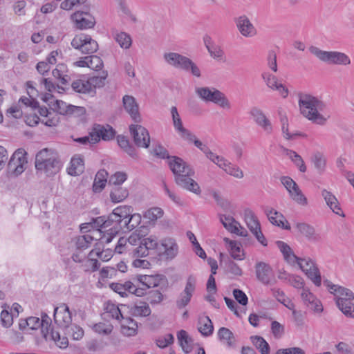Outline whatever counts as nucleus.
Wrapping results in <instances>:
<instances>
[{
	"mask_svg": "<svg viewBox=\"0 0 354 354\" xmlns=\"http://www.w3.org/2000/svg\"><path fill=\"white\" fill-rule=\"evenodd\" d=\"M133 280L124 283H111L110 288L122 297H127L128 294L136 297L145 296L147 302L152 306L163 301V293L169 287L168 280L165 275L138 274Z\"/></svg>",
	"mask_w": 354,
	"mask_h": 354,
	"instance_id": "f257e3e1",
	"label": "nucleus"
},
{
	"mask_svg": "<svg viewBox=\"0 0 354 354\" xmlns=\"http://www.w3.org/2000/svg\"><path fill=\"white\" fill-rule=\"evenodd\" d=\"M298 104L301 114L313 123L325 125L328 118L321 113L326 107V104L318 97L310 94H299Z\"/></svg>",
	"mask_w": 354,
	"mask_h": 354,
	"instance_id": "f03ea898",
	"label": "nucleus"
},
{
	"mask_svg": "<svg viewBox=\"0 0 354 354\" xmlns=\"http://www.w3.org/2000/svg\"><path fill=\"white\" fill-rule=\"evenodd\" d=\"M35 165L37 171L43 172L47 176L55 175L62 167V162L56 154L48 149H43L36 154Z\"/></svg>",
	"mask_w": 354,
	"mask_h": 354,
	"instance_id": "7ed1b4c3",
	"label": "nucleus"
},
{
	"mask_svg": "<svg viewBox=\"0 0 354 354\" xmlns=\"http://www.w3.org/2000/svg\"><path fill=\"white\" fill-rule=\"evenodd\" d=\"M163 57L169 65L174 68L189 72L196 77L201 76L200 68L192 59L186 56L177 53H165Z\"/></svg>",
	"mask_w": 354,
	"mask_h": 354,
	"instance_id": "20e7f679",
	"label": "nucleus"
},
{
	"mask_svg": "<svg viewBox=\"0 0 354 354\" xmlns=\"http://www.w3.org/2000/svg\"><path fill=\"white\" fill-rule=\"evenodd\" d=\"M196 93L204 101L213 102L224 109H230L231 103L225 95L215 88H196Z\"/></svg>",
	"mask_w": 354,
	"mask_h": 354,
	"instance_id": "39448f33",
	"label": "nucleus"
},
{
	"mask_svg": "<svg viewBox=\"0 0 354 354\" xmlns=\"http://www.w3.org/2000/svg\"><path fill=\"white\" fill-rule=\"evenodd\" d=\"M309 51L319 59L330 64L348 65L351 64L349 57L344 53L338 51H325L311 46Z\"/></svg>",
	"mask_w": 354,
	"mask_h": 354,
	"instance_id": "423d86ee",
	"label": "nucleus"
},
{
	"mask_svg": "<svg viewBox=\"0 0 354 354\" xmlns=\"http://www.w3.org/2000/svg\"><path fill=\"white\" fill-rule=\"evenodd\" d=\"M133 209L130 205H120L115 207L109 214V221H111L113 234H118L120 231L124 232V223H127V220Z\"/></svg>",
	"mask_w": 354,
	"mask_h": 354,
	"instance_id": "0eeeda50",
	"label": "nucleus"
},
{
	"mask_svg": "<svg viewBox=\"0 0 354 354\" xmlns=\"http://www.w3.org/2000/svg\"><path fill=\"white\" fill-rule=\"evenodd\" d=\"M295 263L299 265V268L313 281L315 286H321L322 278L319 270L316 266L315 263L310 258L297 257Z\"/></svg>",
	"mask_w": 354,
	"mask_h": 354,
	"instance_id": "6e6552de",
	"label": "nucleus"
},
{
	"mask_svg": "<svg viewBox=\"0 0 354 354\" xmlns=\"http://www.w3.org/2000/svg\"><path fill=\"white\" fill-rule=\"evenodd\" d=\"M26 156L27 153L24 149H18L11 156L8 163V169L15 176L21 174L25 170V166L28 163Z\"/></svg>",
	"mask_w": 354,
	"mask_h": 354,
	"instance_id": "1a4fd4ad",
	"label": "nucleus"
},
{
	"mask_svg": "<svg viewBox=\"0 0 354 354\" xmlns=\"http://www.w3.org/2000/svg\"><path fill=\"white\" fill-rule=\"evenodd\" d=\"M90 5H84L81 10H77L71 18L75 22L80 29H87L93 28L95 24L94 17L90 14Z\"/></svg>",
	"mask_w": 354,
	"mask_h": 354,
	"instance_id": "9d476101",
	"label": "nucleus"
},
{
	"mask_svg": "<svg viewBox=\"0 0 354 354\" xmlns=\"http://www.w3.org/2000/svg\"><path fill=\"white\" fill-rule=\"evenodd\" d=\"M129 132L136 146L148 148L150 145V136L148 130L140 124H131Z\"/></svg>",
	"mask_w": 354,
	"mask_h": 354,
	"instance_id": "9b49d317",
	"label": "nucleus"
},
{
	"mask_svg": "<svg viewBox=\"0 0 354 354\" xmlns=\"http://www.w3.org/2000/svg\"><path fill=\"white\" fill-rule=\"evenodd\" d=\"M194 174V170L192 169L189 173L185 172L182 175L179 174L176 176L174 180L176 185L183 189L196 195H200L201 194V189L198 183L192 178Z\"/></svg>",
	"mask_w": 354,
	"mask_h": 354,
	"instance_id": "f8f14e48",
	"label": "nucleus"
},
{
	"mask_svg": "<svg viewBox=\"0 0 354 354\" xmlns=\"http://www.w3.org/2000/svg\"><path fill=\"white\" fill-rule=\"evenodd\" d=\"M196 284V278L192 275L189 276L184 290L176 301V307L178 309H183L189 304L195 291Z\"/></svg>",
	"mask_w": 354,
	"mask_h": 354,
	"instance_id": "ddd939ff",
	"label": "nucleus"
},
{
	"mask_svg": "<svg viewBox=\"0 0 354 354\" xmlns=\"http://www.w3.org/2000/svg\"><path fill=\"white\" fill-rule=\"evenodd\" d=\"M255 273L257 280L264 285H271L275 282L272 268L265 262L259 261L256 263Z\"/></svg>",
	"mask_w": 354,
	"mask_h": 354,
	"instance_id": "4468645a",
	"label": "nucleus"
},
{
	"mask_svg": "<svg viewBox=\"0 0 354 354\" xmlns=\"http://www.w3.org/2000/svg\"><path fill=\"white\" fill-rule=\"evenodd\" d=\"M55 323L62 328H68L72 323L71 313L66 304H61L54 309Z\"/></svg>",
	"mask_w": 354,
	"mask_h": 354,
	"instance_id": "2eb2a0df",
	"label": "nucleus"
},
{
	"mask_svg": "<svg viewBox=\"0 0 354 354\" xmlns=\"http://www.w3.org/2000/svg\"><path fill=\"white\" fill-rule=\"evenodd\" d=\"M93 135H91V140L93 143L98 142L100 139L108 141L113 139L115 136V129L109 124L106 127L95 124L93 128Z\"/></svg>",
	"mask_w": 354,
	"mask_h": 354,
	"instance_id": "dca6fc26",
	"label": "nucleus"
},
{
	"mask_svg": "<svg viewBox=\"0 0 354 354\" xmlns=\"http://www.w3.org/2000/svg\"><path fill=\"white\" fill-rule=\"evenodd\" d=\"M295 229L300 236L309 241H318L320 239L314 226L306 222H295Z\"/></svg>",
	"mask_w": 354,
	"mask_h": 354,
	"instance_id": "f3484780",
	"label": "nucleus"
},
{
	"mask_svg": "<svg viewBox=\"0 0 354 354\" xmlns=\"http://www.w3.org/2000/svg\"><path fill=\"white\" fill-rule=\"evenodd\" d=\"M261 77L268 88L277 91L282 97L286 98L288 95V89L282 84L278 82L277 77L269 72L261 73Z\"/></svg>",
	"mask_w": 354,
	"mask_h": 354,
	"instance_id": "a211bd4d",
	"label": "nucleus"
},
{
	"mask_svg": "<svg viewBox=\"0 0 354 354\" xmlns=\"http://www.w3.org/2000/svg\"><path fill=\"white\" fill-rule=\"evenodd\" d=\"M178 253V245L172 239H164L160 245L158 256L160 259H172Z\"/></svg>",
	"mask_w": 354,
	"mask_h": 354,
	"instance_id": "6ab92c4d",
	"label": "nucleus"
},
{
	"mask_svg": "<svg viewBox=\"0 0 354 354\" xmlns=\"http://www.w3.org/2000/svg\"><path fill=\"white\" fill-rule=\"evenodd\" d=\"M123 106L125 111L130 115L131 119L137 123L141 122V116L139 112L138 104L135 97L125 95L122 97Z\"/></svg>",
	"mask_w": 354,
	"mask_h": 354,
	"instance_id": "aec40b11",
	"label": "nucleus"
},
{
	"mask_svg": "<svg viewBox=\"0 0 354 354\" xmlns=\"http://www.w3.org/2000/svg\"><path fill=\"white\" fill-rule=\"evenodd\" d=\"M235 24L239 31L243 36L252 37L257 35V29L247 16L242 15L235 19Z\"/></svg>",
	"mask_w": 354,
	"mask_h": 354,
	"instance_id": "412c9836",
	"label": "nucleus"
},
{
	"mask_svg": "<svg viewBox=\"0 0 354 354\" xmlns=\"http://www.w3.org/2000/svg\"><path fill=\"white\" fill-rule=\"evenodd\" d=\"M324 284L328 288L331 294H333L335 298H342L344 299L354 300V293L347 288L335 285L329 280H324Z\"/></svg>",
	"mask_w": 354,
	"mask_h": 354,
	"instance_id": "4be33fe9",
	"label": "nucleus"
},
{
	"mask_svg": "<svg viewBox=\"0 0 354 354\" xmlns=\"http://www.w3.org/2000/svg\"><path fill=\"white\" fill-rule=\"evenodd\" d=\"M250 114L253 118L255 122L267 133L270 134L272 132L271 122L260 109L257 107L252 108Z\"/></svg>",
	"mask_w": 354,
	"mask_h": 354,
	"instance_id": "5701e85b",
	"label": "nucleus"
},
{
	"mask_svg": "<svg viewBox=\"0 0 354 354\" xmlns=\"http://www.w3.org/2000/svg\"><path fill=\"white\" fill-rule=\"evenodd\" d=\"M301 297L305 306L315 313H322L323 306L321 301L308 289L303 288Z\"/></svg>",
	"mask_w": 354,
	"mask_h": 354,
	"instance_id": "b1692460",
	"label": "nucleus"
},
{
	"mask_svg": "<svg viewBox=\"0 0 354 354\" xmlns=\"http://www.w3.org/2000/svg\"><path fill=\"white\" fill-rule=\"evenodd\" d=\"M265 213L272 224L280 227L282 229L290 230L291 227L290 224L281 213L269 207L265 209Z\"/></svg>",
	"mask_w": 354,
	"mask_h": 354,
	"instance_id": "393cba45",
	"label": "nucleus"
},
{
	"mask_svg": "<svg viewBox=\"0 0 354 354\" xmlns=\"http://www.w3.org/2000/svg\"><path fill=\"white\" fill-rule=\"evenodd\" d=\"M168 164L169 169L174 175V178L179 174L182 175L185 172L189 173V171L190 172L193 169L190 165L178 156H171Z\"/></svg>",
	"mask_w": 354,
	"mask_h": 354,
	"instance_id": "a878e982",
	"label": "nucleus"
},
{
	"mask_svg": "<svg viewBox=\"0 0 354 354\" xmlns=\"http://www.w3.org/2000/svg\"><path fill=\"white\" fill-rule=\"evenodd\" d=\"M322 196L324 197L326 205L335 214L342 217L345 216V214L340 207V204L334 194L326 189H323L322 192Z\"/></svg>",
	"mask_w": 354,
	"mask_h": 354,
	"instance_id": "bb28decb",
	"label": "nucleus"
},
{
	"mask_svg": "<svg viewBox=\"0 0 354 354\" xmlns=\"http://www.w3.org/2000/svg\"><path fill=\"white\" fill-rule=\"evenodd\" d=\"M84 171V158L81 155H75L72 157L70 166L67 168V173L72 176H79Z\"/></svg>",
	"mask_w": 354,
	"mask_h": 354,
	"instance_id": "cd10ccee",
	"label": "nucleus"
},
{
	"mask_svg": "<svg viewBox=\"0 0 354 354\" xmlns=\"http://www.w3.org/2000/svg\"><path fill=\"white\" fill-rule=\"evenodd\" d=\"M138 322L130 317H122L121 333L127 337L135 336L138 333Z\"/></svg>",
	"mask_w": 354,
	"mask_h": 354,
	"instance_id": "c85d7f7f",
	"label": "nucleus"
},
{
	"mask_svg": "<svg viewBox=\"0 0 354 354\" xmlns=\"http://www.w3.org/2000/svg\"><path fill=\"white\" fill-rule=\"evenodd\" d=\"M171 113L172 116L174 127L176 131H177L180 134V137L182 138H190L192 136L191 131L183 127L181 118L176 106L171 107Z\"/></svg>",
	"mask_w": 354,
	"mask_h": 354,
	"instance_id": "c756f323",
	"label": "nucleus"
},
{
	"mask_svg": "<svg viewBox=\"0 0 354 354\" xmlns=\"http://www.w3.org/2000/svg\"><path fill=\"white\" fill-rule=\"evenodd\" d=\"M335 303L339 310L348 318L354 319L353 300L335 298Z\"/></svg>",
	"mask_w": 354,
	"mask_h": 354,
	"instance_id": "7c9ffc66",
	"label": "nucleus"
},
{
	"mask_svg": "<svg viewBox=\"0 0 354 354\" xmlns=\"http://www.w3.org/2000/svg\"><path fill=\"white\" fill-rule=\"evenodd\" d=\"M117 141L120 147L130 157L135 160L138 159L139 156L136 148L130 143L129 139L126 136L123 135L118 136Z\"/></svg>",
	"mask_w": 354,
	"mask_h": 354,
	"instance_id": "2f4dec72",
	"label": "nucleus"
},
{
	"mask_svg": "<svg viewBox=\"0 0 354 354\" xmlns=\"http://www.w3.org/2000/svg\"><path fill=\"white\" fill-rule=\"evenodd\" d=\"M129 313L135 317H148L151 315V308L146 301H140L129 308Z\"/></svg>",
	"mask_w": 354,
	"mask_h": 354,
	"instance_id": "473e14b6",
	"label": "nucleus"
},
{
	"mask_svg": "<svg viewBox=\"0 0 354 354\" xmlns=\"http://www.w3.org/2000/svg\"><path fill=\"white\" fill-rule=\"evenodd\" d=\"M203 41L210 55L214 59H221L224 55L223 50L220 46H216L212 41L210 36L205 35L203 37Z\"/></svg>",
	"mask_w": 354,
	"mask_h": 354,
	"instance_id": "72a5a7b5",
	"label": "nucleus"
},
{
	"mask_svg": "<svg viewBox=\"0 0 354 354\" xmlns=\"http://www.w3.org/2000/svg\"><path fill=\"white\" fill-rule=\"evenodd\" d=\"M177 338L182 350L185 353H191L193 349L192 344L194 341L193 339L189 336L187 332L185 330H180L177 333Z\"/></svg>",
	"mask_w": 354,
	"mask_h": 354,
	"instance_id": "f704fd0d",
	"label": "nucleus"
},
{
	"mask_svg": "<svg viewBox=\"0 0 354 354\" xmlns=\"http://www.w3.org/2000/svg\"><path fill=\"white\" fill-rule=\"evenodd\" d=\"M109 174L105 169L99 170L95 177L93 184V191L99 193L104 188L107 182Z\"/></svg>",
	"mask_w": 354,
	"mask_h": 354,
	"instance_id": "c9c22d12",
	"label": "nucleus"
},
{
	"mask_svg": "<svg viewBox=\"0 0 354 354\" xmlns=\"http://www.w3.org/2000/svg\"><path fill=\"white\" fill-rule=\"evenodd\" d=\"M276 245L282 253L284 259L290 264H294L297 257L292 252L291 248L282 241H277Z\"/></svg>",
	"mask_w": 354,
	"mask_h": 354,
	"instance_id": "e433bc0d",
	"label": "nucleus"
},
{
	"mask_svg": "<svg viewBox=\"0 0 354 354\" xmlns=\"http://www.w3.org/2000/svg\"><path fill=\"white\" fill-rule=\"evenodd\" d=\"M217 335L218 339L225 343L228 347L232 348L235 346V337L229 328L225 327L220 328Z\"/></svg>",
	"mask_w": 354,
	"mask_h": 354,
	"instance_id": "4c0bfd02",
	"label": "nucleus"
},
{
	"mask_svg": "<svg viewBox=\"0 0 354 354\" xmlns=\"http://www.w3.org/2000/svg\"><path fill=\"white\" fill-rule=\"evenodd\" d=\"M129 196V190L122 186H114L110 192L111 201L114 203H120L125 200Z\"/></svg>",
	"mask_w": 354,
	"mask_h": 354,
	"instance_id": "58836bf2",
	"label": "nucleus"
},
{
	"mask_svg": "<svg viewBox=\"0 0 354 354\" xmlns=\"http://www.w3.org/2000/svg\"><path fill=\"white\" fill-rule=\"evenodd\" d=\"M199 326L198 327V331L204 337H209L212 335L214 331V326L208 316L200 317L198 320Z\"/></svg>",
	"mask_w": 354,
	"mask_h": 354,
	"instance_id": "ea45409f",
	"label": "nucleus"
},
{
	"mask_svg": "<svg viewBox=\"0 0 354 354\" xmlns=\"http://www.w3.org/2000/svg\"><path fill=\"white\" fill-rule=\"evenodd\" d=\"M245 221L250 229L253 232L255 230H259L261 227L260 223L255 216L254 213L250 209H247L244 212Z\"/></svg>",
	"mask_w": 354,
	"mask_h": 354,
	"instance_id": "a19ab883",
	"label": "nucleus"
},
{
	"mask_svg": "<svg viewBox=\"0 0 354 354\" xmlns=\"http://www.w3.org/2000/svg\"><path fill=\"white\" fill-rule=\"evenodd\" d=\"M311 162L313 163L314 167L317 169L318 174H322L325 171L326 159L321 152H315L311 156Z\"/></svg>",
	"mask_w": 354,
	"mask_h": 354,
	"instance_id": "79ce46f5",
	"label": "nucleus"
},
{
	"mask_svg": "<svg viewBox=\"0 0 354 354\" xmlns=\"http://www.w3.org/2000/svg\"><path fill=\"white\" fill-rule=\"evenodd\" d=\"M71 86L73 89L80 93H91V86H90L88 80L85 79H79L75 81H73Z\"/></svg>",
	"mask_w": 354,
	"mask_h": 354,
	"instance_id": "37998d69",
	"label": "nucleus"
},
{
	"mask_svg": "<svg viewBox=\"0 0 354 354\" xmlns=\"http://www.w3.org/2000/svg\"><path fill=\"white\" fill-rule=\"evenodd\" d=\"M94 238L90 234H84L75 237V248L79 250H85L88 248Z\"/></svg>",
	"mask_w": 354,
	"mask_h": 354,
	"instance_id": "c03bdc74",
	"label": "nucleus"
},
{
	"mask_svg": "<svg viewBox=\"0 0 354 354\" xmlns=\"http://www.w3.org/2000/svg\"><path fill=\"white\" fill-rule=\"evenodd\" d=\"M220 220L224 227L231 233H237L239 232L238 225H239V223L232 216L221 215Z\"/></svg>",
	"mask_w": 354,
	"mask_h": 354,
	"instance_id": "a18cd8bd",
	"label": "nucleus"
},
{
	"mask_svg": "<svg viewBox=\"0 0 354 354\" xmlns=\"http://www.w3.org/2000/svg\"><path fill=\"white\" fill-rule=\"evenodd\" d=\"M251 340L261 354H270V345L263 337L258 335L252 336Z\"/></svg>",
	"mask_w": 354,
	"mask_h": 354,
	"instance_id": "49530a36",
	"label": "nucleus"
},
{
	"mask_svg": "<svg viewBox=\"0 0 354 354\" xmlns=\"http://www.w3.org/2000/svg\"><path fill=\"white\" fill-rule=\"evenodd\" d=\"M285 151L286 152V155L290 157V158L292 160L295 165L298 167L299 170L303 173L306 172V166L301 156L295 151L288 149H286Z\"/></svg>",
	"mask_w": 354,
	"mask_h": 354,
	"instance_id": "de8ad7c7",
	"label": "nucleus"
},
{
	"mask_svg": "<svg viewBox=\"0 0 354 354\" xmlns=\"http://www.w3.org/2000/svg\"><path fill=\"white\" fill-rule=\"evenodd\" d=\"M141 216L139 214H131L128 219L126 221L127 223H124V232H128L136 227H137L141 223Z\"/></svg>",
	"mask_w": 354,
	"mask_h": 354,
	"instance_id": "09e8293b",
	"label": "nucleus"
},
{
	"mask_svg": "<svg viewBox=\"0 0 354 354\" xmlns=\"http://www.w3.org/2000/svg\"><path fill=\"white\" fill-rule=\"evenodd\" d=\"M143 245L147 246L146 248L149 254H156L160 251V245H158V240L155 236H149L142 240Z\"/></svg>",
	"mask_w": 354,
	"mask_h": 354,
	"instance_id": "8fccbe9b",
	"label": "nucleus"
},
{
	"mask_svg": "<svg viewBox=\"0 0 354 354\" xmlns=\"http://www.w3.org/2000/svg\"><path fill=\"white\" fill-rule=\"evenodd\" d=\"M48 339L53 340L60 348H66L68 345V338L66 337H61L59 333L55 331L54 329H51Z\"/></svg>",
	"mask_w": 354,
	"mask_h": 354,
	"instance_id": "3c124183",
	"label": "nucleus"
},
{
	"mask_svg": "<svg viewBox=\"0 0 354 354\" xmlns=\"http://www.w3.org/2000/svg\"><path fill=\"white\" fill-rule=\"evenodd\" d=\"M85 38L86 39L83 45L82 53L92 54L95 53L98 49L97 42L93 39L89 35H85Z\"/></svg>",
	"mask_w": 354,
	"mask_h": 354,
	"instance_id": "603ef678",
	"label": "nucleus"
},
{
	"mask_svg": "<svg viewBox=\"0 0 354 354\" xmlns=\"http://www.w3.org/2000/svg\"><path fill=\"white\" fill-rule=\"evenodd\" d=\"M40 322H42V335L43 337L48 339V336L51 329H54L52 327L51 318L44 312L41 313Z\"/></svg>",
	"mask_w": 354,
	"mask_h": 354,
	"instance_id": "864d4df0",
	"label": "nucleus"
},
{
	"mask_svg": "<svg viewBox=\"0 0 354 354\" xmlns=\"http://www.w3.org/2000/svg\"><path fill=\"white\" fill-rule=\"evenodd\" d=\"M101 76H93L88 78L90 86H91V91L94 92L95 88H101L104 86L105 80L107 77V72L102 71Z\"/></svg>",
	"mask_w": 354,
	"mask_h": 354,
	"instance_id": "5fc2aeb1",
	"label": "nucleus"
},
{
	"mask_svg": "<svg viewBox=\"0 0 354 354\" xmlns=\"http://www.w3.org/2000/svg\"><path fill=\"white\" fill-rule=\"evenodd\" d=\"M104 310L106 313H108L109 316L113 319L119 320L122 317H124L121 313V311L118 306L111 303L107 302Z\"/></svg>",
	"mask_w": 354,
	"mask_h": 354,
	"instance_id": "6e6d98bb",
	"label": "nucleus"
},
{
	"mask_svg": "<svg viewBox=\"0 0 354 354\" xmlns=\"http://www.w3.org/2000/svg\"><path fill=\"white\" fill-rule=\"evenodd\" d=\"M115 39L121 48L128 49L131 45V38L129 35L124 32L117 33Z\"/></svg>",
	"mask_w": 354,
	"mask_h": 354,
	"instance_id": "4d7b16f0",
	"label": "nucleus"
},
{
	"mask_svg": "<svg viewBox=\"0 0 354 354\" xmlns=\"http://www.w3.org/2000/svg\"><path fill=\"white\" fill-rule=\"evenodd\" d=\"M226 166L224 168H222L227 174L237 178H243V171L237 166L232 165L231 162H225Z\"/></svg>",
	"mask_w": 354,
	"mask_h": 354,
	"instance_id": "13d9d810",
	"label": "nucleus"
},
{
	"mask_svg": "<svg viewBox=\"0 0 354 354\" xmlns=\"http://www.w3.org/2000/svg\"><path fill=\"white\" fill-rule=\"evenodd\" d=\"M127 179V175L124 172L117 171L112 175L109 180V184L114 186H122V184Z\"/></svg>",
	"mask_w": 354,
	"mask_h": 354,
	"instance_id": "bf43d9fd",
	"label": "nucleus"
},
{
	"mask_svg": "<svg viewBox=\"0 0 354 354\" xmlns=\"http://www.w3.org/2000/svg\"><path fill=\"white\" fill-rule=\"evenodd\" d=\"M113 327L111 324H107L102 322L95 324L93 326V329L95 333L104 335H108L111 334L113 331Z\"/></svg>",
	"mask_w": 354,
	"mask_h": 354,
	"instance_id": "052dcab7",
	"label": "nucleus"
},
{
	"mask_svg": "<svg viewBox=\"0 0 354 354\" xmlns=\"http://www.w3.org/2000/svg\"><path fill=\"white\" fill-rule=\"evenodd\" d=\"M88 59V68L96 71L102 68L104 64L102 59L97 55L86 56Z\"/></svg>",
	"mask_w": 354,
	"mask_h": 354,
	"instance_id": "680f3d73",
	"label": "nucleus"
},
{
	"mask_svg": "<svg viewBox=\"0 0 354 354\" xmlns=\"http://www.w3.org/2000/svg\"><path fill=\"white\" fill-rule=\"evenodd\" d=\"M230 247L232 258L235 260H243L244 259V254H240L241 248L236 241H230Z\"/></svg>",
	"mask_w": 354,
	"mask_h": 354,
	"instance_id": "e2e57ef3",
	"label": "nucleus"
},
{
	"mask_svg": "<svg viewBox=\"0 0 354 354\" xmlns=\"http://www.w3.org/2000/svg\"><path fill=\"white\" fill-rule=\"evenodd\" d=\"M54 110L61 115H70L71 104L67 105L66 102L62 100H56L53 104Z\"/></svg>",
	"mask_w": 354,
	"mask_h": 354,
	"instance_id": "0e129e2a",
	"label": "nucleus"
},
{
	"mask_svg": "<svg viewBox=\"0 0 354 354\" xmlns=\"http://www.w3.org/2000/svg\"><path fill=\"white\" fill-rule=\"evenodd\" d=\"M290 196L299 205L305 206L308 204V200L306 197L302 194L299 187L295 189V190H293L291 194H290Z\"/></svg>",
	"mask_w": 354,
	"mask_h": 354,
	"instance_id": "69168bd1",
	"label": "nucleus"
},
{
	"mask_svg": "<svg viewBox=\"0 0 354 354\" xmlns=\"http://www.w3.org/2000/svg\"><path fill=\"white\" fill-rule=\"evenodd\" d=\"M163 215V211L160 207H153L148 209L144 214V216L146 218L149 219L150 221H156L158 218H160Z\"/></svg>",
	"mask_w": 354,
	"mask_h": 354,
	"instance_id": "338daca9",
	"label": "nucleus"
},
{
	"mask_svg": "<svg viewBox=\"0 0 354 354\" xmlns=\"http://www.w3.org/2000/svg\"><path fill=\"white\" fill-rule=\"evenodd\" d=\"M206 157L221 169L224 168V167L226 166L225 162H227V160L223 156L216 155L211 150H209V151L207 152Z\"/></svg>",
	"mask_w": 354,
	"mask_h": 354,
	"instance_id": "774afa93",
	"label": "nucleus"
}]
</instances>
